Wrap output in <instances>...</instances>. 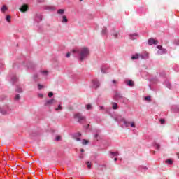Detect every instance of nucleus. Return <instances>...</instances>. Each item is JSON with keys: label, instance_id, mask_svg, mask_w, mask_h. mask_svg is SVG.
<instances>
[{"label": "nucleus", "instance_id": "nucleus-1", "mask_svg": "<svg viewBox=\"0 0 179 179\" xmlns=\"http://www.w3.org/2000/svg\"><path fill=\"white\" fill-rule=\"evenodd\" d=\"M72 54L78 57L80 61H84L89 57L90 52L87 48H76L72 50Z\"/></svg>", "mask_w": 179, "mask_h": 179}, {"label": "nucleus", "instance_id": "nucleus-10", "mask_svg": "<svg viewBox=\"0 0 179 179\" xmlns=\"http://www.w3.org/2000/svg\"><path fill=\"white\" fill-rule=\"evenodd\" d=\"M131 124V122L126 121L124 119V121H123V124L120 125L122 128H128L129 125Z\"/></svg>", "mask_w": 179, "mask_h": 179}, {"label": "nucleus", "instance_id": "nucleus-40", "mask_svg": "<svg viewBox=\"0 0 179 179\" xmlns=\"http://www.w3.org/2000/svg\"><path fill=\"white\" fill-rule=\"evenodd\" d=\"M89 143V141L86 139H83L82 141L83 145H87Z\"/></svg>", "mask_w": 179, "mask_h": 179}, {"label": "nucleus", "instance_id": "nucleus-57", "mask_svg": "<svg viewBox=\"0 0 179 179\" xmlns=\"http://www.w3.org/2000/svg\"><path fill=\"white\" fill-rule=\"evenodd\" d=\"M83 152H85V150H84L83 148H82V149L80 150V152H81V153H83Z\"/></svg>", "mask_w": 179, "mask_h": 179}, {"label": "nucleus", "instance_id": "nucleus-27", "mask_svg": "<svg viewBox=\"0 0 179 179\" xmlns=\"http://www.w3.org/2000/svg\"><path fill=\"white\" fill-rule=\"evenodd\" d=\"M100 131H97V133L95 134L94 138L96 139V141H99L100 139Z\"/></svg>", "mask_w": 179, "mask_h": 179}, {"label": "nucleus", "instance_id": "nucleus-23", "mask_svg": "<svg viewBox=\"0 0 179 179\" xmlns=\"http://www.w3.org/2000/svg\"><path fill=\"white\" fill-rule=\"evenodd\" d=\"M17 80H18V78H17V77L16 76H13L11 77V82L13 83H15L17 82Z\"/></svg>", "mask_w": 179, "mask_h": 179}, {"label": "nucleus", "instance_id": "nucleus-25", "mask_svg": "<svg viewBox=\"0 0 179 179\" xmlns=\"http://www.w3.org/2000/svg\"><path fill=\"white\" fill-rule=\"evenodd\" d=\"M102 36H107V27H106L102 29Z\"/></svg>", "mask_w": 179, "mask_h": 179}, {"label": "nucleus", "instance_id": "nucleus-24", "mask_svg": "<svg viewBox=\"0 0 179 179\" xmlns=\"http://www.w3.org/2000/svg\"><path fill=\"white\" fill-rule=\"evenodd\" d=\"M164 85L166 87H168V89H171V83H170L169 81H165Z\"/></svg>", "mask_w": 179, "mask_h": 179}, {"label": "nucleus", "instance_id": "nucleus-20", "mask_svg": "<svg viewBox=\"0 0 179 179\" xmlns=\"http://www.w3.org/2000/svg\"><path fill=\"white\" fill-rule=\"evenodd\" d=\"M166 53H167V50L163 49V48L161 50L157 51V54H159V55H162V54H166Z\"/></svg>", "mask_w": 179, "mask_h": 179}, {"label": "nucleus", "instance_id": "nucleus-31", "mask_svg": "<svg viewBox=\"0 0 179 179\" xmlns=\"http://www.w3.org/2000/svg\"><path fill=\"white\" fill-rule=\"evenodd\" d=\"M86 107V110H92L93 109V106H92V104H87L85 106Z\"/></svg>", "mask_w": 179, "mask_h": 179}, {"label": "nucleus", "instance_id": "nucleus-48", "mask_svg": "<svg viewBox=\"0 0 179 179\" xmlns=\"http://www.w3.org/2000/svg\"><path fill=\"white\" fill-rule=\"evenodd\" d=\"M55 141H61V136H57L55 138Z\"/></svg>", "mask_w": 179, "mask_h": 179}, {"label": "nucleus", "instance_id": "nucleus-5", "mask_svg": "<svg viewBox=\"0 0 179 179\" xmlns=\"http://www.w3.org/2000/svg\"><path fill=\"white\" fill-rule=\"evenodd\" d=\"M0 113L5 115V114H8L9 113V106H5L0 108Z\"/></svg>", "mask_w": 179, "mask_h": 179}, {"label": "nucleus", "instance_id": "nucleus-4", "mask_svg": "<svg viewBox=\"0 0 179 179\" xmlns=\"http://www.w3.org/2000/svg\"><path fill=\"white\" fill-rule=\"evenodd\" d=\"M114 99L116 101L120 100V101H122V103H127L128 99L127 98L122 97V94L120 93H116L114 96Z\"/></svg>", "mask_w": 179, "mask_h": 179}, {"label": "nucleus", "instance_id": "nucleus-54", "mask_svg": "<svg viewBox=\"0 0 179 179\" xmlns=\"http://www.w3.org/2000/svg\"><path fill=\"white\" fill-rule=\"evenodd\" d=\"M174 70L176 71V72H178L179 71L178 66H177V69H174Z\"/></svg>", "mask_w": 179, "mask_h": 179}, {"label": "nucleus", "instance_id": "nucleus-47", "mask_svg": "<svg viewBox=\"0 0 179 179\" xmlns=\"http://www.w3.org/2000/svg\"><path fill=\"white\" fill-rule=\"evenodd\" d=\"M53 96H54V93H52V92H49L48 93V97L51 98Z\"/></svg>", "mask_w": 179, "mask_h": 179}, {"label": "nucleus", "instance_id": "nucleus-6", "mask_svg": "<svg viewBox=\"0 0 179 179\" xmlns=\"http://www.w3.org/2000/svg\"><path fill=\"white\" fill-rule=\"evenodd\" d=\"M82 136V134L80 133H75L72 134L73 139H76L78 142H80V137Z\"/></svg>", "mask_w": 179, "mask_h": 179}, {"label": "nucleus", "instance_id": "nucleus-36", "mask_svg": "<svg viewBox=\"0 0 179 179\" xmlns=\"http://www.w3.org/2000/svg\"><path fill=\"white\" fill-rule=\"evenodd\" d=\"M112 34L115 37V38H118V33H115L114 30H113Z\"/></svg>", "mask_w": 179, "mask_h": 179}, {"label": "nucleus", "instance_id": "nucleus-15", "mask_svg": "<svg viewBox=\"0 0 179 179\" xmlns=\"http://www.w3.org/2000/svg\"><path fill=\"white\" fill-rule=\"evenodd\" d=\"M171 110L173 111V113H179V106L177 105H173Z\"/></svg>", "mask_w": 179, "mask_h": 179}, {"label": "nucleus", "instance_id": "nucleus-21", "mask_svg": "<svg viewBox=\"0 0 179 179\" xmlns=\"http://www.w3.org/2000/svg\"><path fill=\"white\" fill-rule=\"evenodd\" d=\"M110 157H115L117 156L120 155V153L118 152H110Z\"/></svg>", "mask_w": 179, "mask_h": 179}, {"label": "nucleus", "instance_id": "nucleus-26", "mask_svg": "<svg viewBox=\"0 0 179 179\" xmlns=\"http://www.w3.org/2000/svg\"><path fill=\"white\" fill-rule=\"evenodd\" d=\"M140 58L139 54L136 53L134 55H132L131 59L135 60V59H138Z\"/></svg>", "mask_w": 179, "mask_h": 179}, {"label": "nucleus", "instance_id": "nucleus-39", "mask_svg": "<svg viewBox=\"0 0 179 179\" xmlns=\"http://www.w3.org/2000/svg\"><path fill=\"white\" fill-rule=\"evenodd\" d=\"M87 169H92V163L90 162H87L86 163Z\"/></svg>", "mask_w": 179, "mask_h": 179}, {"label": "nucleus", "instance_id": "nucleus-41", "mask_svg": "<svg viewBox=\"0 0 179 179\" xmlns=\"http://www.w3.org/2000/svg\"><path fill=\"white\" fill-rule=\"evenodd\" d=\"M154 146L157 150L160 149V145H159L158 143H155Z\"/></svg>", "mask_w": 179, "mask_h": 179}, {"label": "nucleus", "instance_id": "nucleus-29", "mask_svg": "<svg viewBox=\"0 0 179 179\" xmlns=\"http://www.w3.org/2000/svg\"><path fill=\"white\" fill-rule=\"evenodd\" d=\"M6 10H8V7H6V6H3L1 8V12L3 13H5V12H6Z\"/></svg>", "mask_w": 179, "mask_h": 179}, {"label": "nucleus", "instance_id": "nucleus-12", "mask_svg": "<svg viewBox=\"0 0 179 179\" xmlns=\"http://www.w3.org/2000/svg\"><path fill=\"white\" fill-rule=\"evenodd\" d=\"M125 118L122 117V116L121 115H117L116 117H115V121H117V122H124Z\"/></svg>", "mask_w": 179, "mask_h": 179}, {"label": "nucleus", "instance_id": "nucleus-34", "mask_svg": "<svg viewBox=\"0 0 179 179\" xmlns=\"http://www.w3.org/2000/svg\"><path fill=\"white\" fill-rule=\"evenodd\" d=\"M15 92H17V93H22L23 92V90L17 86L15 89Z\"/></svg>", "mask_w": 179, "mask_h": 179}, {"label": "nucleus", "instance_id": "nucleus-9", "mask_svg": "<svg viewBox=\"0 0 179 179\" xmlns=\"http://www.w3.org/2000/svg\"><path fill=\"white\" fill-rule=\"evenodd\" d=\"M102 73H108L110 72V68L107 66H103L101 69Z\"/></svg>", "mask_w": 179, "mask_h": 179}, {"label": "nucleus", "instance_id": "nucleus-49", "mask_svg": "<svg viewBox=\"0 0 179 179\" xmlns=\"http://www.w3.org/2000/svg\"><path fill=\"white\" fill-rule=\"evenodd\" d=\"M145 100H146L147 101H150V96H145Z\"/></svg>", "mask_w": 179, "mask_h": 179}, {"label": "nucleus", "instance_id": "nucleus-7", "mask_svg": "<svg viewBox=\"0 0 179 179\" xmlns=\"http://www.w3.org/2000/svg\"><path fill=\"white\" fill-rule=\"evenodd\" d=\"M148 44L149 45H157V44H159V41L157 40H155L153 38H151L150 39H148Z\"/></svg>", "mask_w": 179, "mask_h": 179}, {"label": "nucleus", "instance_id": "nucleus-11", "mask_svg": "<svg viewBox=\"0 0 179 179\" xmlns=\"http://www.w3.org/2000/svg\"><path fill=\"white\" fill-rule=\"evenodd\" d=\"M139 57L141 59H148V58H149V54L146 52L143 54H139Z\"/></svg>", "mask_w": 179, "mask_h": 179}, {"label": "nucleus", "instance_id": "nucleus-52", "mask_svg": "<svg viewBox=\"0 0 179 179\" xmlns=\"http://www.w3.org/2000/svg\"><path fill=\"white\" fill-rule=\"evenodd\" d=\"M157 48L158 50H161L163 48L162 47V45H157Z\"/></svg>", "mask_w": 179, "mask_h": 179}, {"label": "nucleus", "instance_id": "nucleus-59", "mask_svg": "<svg viewBox=\"0 0 179 179\" xmlns=\"http://www.w3.org/2000/svg\"><path fill=\"white\" fill-rule=\"evenodd\" d=\"M114 160H115V162H117L118 160V159L117 158H115Z\"/></svg>", "mask_w": 179, "mask_h": 179}, {"label": "nucleus", "instance_id": "nucleus-43", "mask_svg": "<svg viewBox=\"0 0 179 179\" xmlns=\"http://www.w3.org/2000/svg\"><path fill=\"white\" fill-rule=\"evenodd\" d=\"M130 126L131 127V128H135L136 126L135 125V122H130Z\"/></svg>", "mask_w": 179, "mask_h": 179}, {"label": "nucleus", "instance_id": "nucleus-45", "mask_svg": "<svg viewBox=\"0 0 179 179\" xmlns=\"http://www.w3.org/2000/svg\"><path fill=\"white\" fill-rule=\"evenodd\" d=\"M43 85L38 84V89H39V90H41V89H43Z\"/></svg>", "mask_w": 179, "mask_h": 179}, {"label": "nucleus", "instance_id": "nucleus-37", "mask_svg": "<svg viewBox=\"0 0 179 179\" xmlns=\"http://www.w3.org/2000/svg\"><path fill=\"white\" fill-rule=\"evenodd\" d=\"M165 163H167V164H169V165H171V164H173V160H171V159H167L166 162H165Z\"/></svg>", "mask_w": 179, "mask_h": 179}, {"label": "nucleus", "instance_id": "nucleus-50", "mask_svg": "<svg viewBox=\"0 0 179 179\" xmlns=\"http://www.w3.org/2000/svg\"><path fill=\"white\" fill-rule=\"evenodd\" d=\"M43 94H38V97H40L41 99H43Z\"/></svg>", "mask_w": 179, "mask_h": 179}, {"label": "nucleus", "instance_id": "nucleus-22", "mask_svg": "<svg viewBox=\"0 0 179 179\" xmlns=\"http://www.w3.org/2000/svg\"><path fill=\"white\" fill-rule=\"evenodd\" d=\"M138 170L140 171H146V170H148V167L141 165L138 167Z\"/></svg>", "mask_w": 179, "mask_h": 179}, {"label": "nucleus", "instance_id": "nucleus-35", "mask_svg": "<svg viewBox=\"0 0 179 179\" xmlns=\"http://www.w3.org/2000/svg\"><path fill=\"white\" fill-rule=\"evenodd\" d=\"M64 12H65V10L64 9H59L57 10L58 15H64Z\"/></svg>", "mask_w": 179, "mask_h": 179}, {"label": "nucleus", "instance_id": "nucleus-33", "mask_svg": "<svg viewBox=\"0 0 179 179\" xmlns=\"http://www.w3.org/2000/svg\"><path fill=\"white\" fill-rule=\"evenodd\" d=\"M127 85H128V86H130L132 87V86H134V81H132V80H128Z\"/></svg>", "mask_w": 179, "mask_h": 179}, {"label": "nucleus", "instance_id": "nucleus-18", "mask_svg": "<svg viewBox=\"0 0 179 179\" xmlns=\"http://www.w3.org/2000/svg\"><path fill=\"white\" fill-rule=\"evenodd\" d=\"M27 9H29V7L27 6V5H23L20 8V11L21 12H26L27 10Z\"/></svg>", "mask_w": 179, "mask_h": 179}, {"label": "nucleus", "instance_id": "nucleus-8", "mask_svg": "<svg viewBox=\"0 0 179 179\" xmlns=\"http://www.w3.org/2000/svg\"><path fill=\"white\" fill-rule=\"evenodd\" d=\"M92 87H94V89H97L100 87V82H99L97 80H93Z\"/></svg>", "mask_w": 179, "mask_h": 179}, {"label": "nucleus", "instance_id": "nucleus-2", "mask_svg": "<svg viewBox=\"0 0 179 179\" xmlns=\"http://www.w3.org/2000/svg\"><path fill=\"white\" fill-rule=\"evenodd\" d=\"M74 119L78 121L79 124H85L86 122V117L83 115L81 113L74 114Z\"/></svg>", "mask_w": 179, "mask_h": 179}, {"label": "nucleus", "instance_id": "nucleus-32", "mask_svg": "<svg viewBox=\"0 0 179 179\" xmlns=\"http://www.w3.org/2000/svg\"><path fill=\"white\" fill-rule=\"evenodd\" d=\"M62 23H68V19L66 18V16L64 15L62 17Z\"/></svg>", "mask_w": 179, "mask_h": 179}, {"label": "nucleus", "instance_id": "nucleus-44", "mask_svg": "<svg viewBox=\"0 0 179 179\" xmlns=\"http://www.w3.org/2000/svg\"><path fill=\"white\" fill-rule=\"evenodd\" d=\"M173 43L176 45H179V39L178 40H175Z\"/></svg>", "mask_w": 179, "mask_h": 179}, {"label": "nucleus", "instance_id": "nucleus-53", "mask_svg": "<svg viewBox=\"0 0 179 179\" xmlns=\"http://www.w3.org/2000/svg\"><path fill=\"white\" fill-rule=\"evenodd\" d=\"M112 83H113V85H117V80H112Z\"/></svg>", "mask_w": 179, "mask_h": 179}, {"label": "nucleus", "instance_id": "nucleus-56", "mask_svg": "<svg viewBox=\"0 0 179 179\" xmlns=\"http://www.w3.org/2000/svg\"><path fill=\"white\" fill-rule=\"evenodd\" d=\"M100 110H104V106H99Z\"/></svg>", "mask_w": 179, "mask_h": 179}, {"label": "nucleus", "instance_id": "nucleus-14", "mask_svg": "<svg viewBox=\"0 0 179 179\" xmlns=\"http://www.w3.org/2000/svg\"><path fill=\"white\" fill-rule=\"evenodd\" d=\"M139 37V35L138 34L134 33L129 35L130 40H136Z\"/></svg>", "mask_w": 179, "mask_h": 179}, {"label": "nucleus", "instance_id": "nucleus-3", "mask_svg": "<svg viewBox=\"0 0 179 179\" xmlns=\"http://www.w3.org/2000/svg\"><path fill=\"white\" fill-rule=\"evenodd\" d=\"M41 76H43V78H45L46 76H48V71H47V70H41L38 74H34V79L35 80H37V79L40 78Z\"/></svg>", "mask_w": 179, "mask_h": 179}, {"label": "nucleus", "instance_id": "nucleus-28", "mask_svg": "<svg viewBox=\"0 0 179 179\" xmlns=\"http://www.w3.org/2000/svg\"><path fill=\"white\" fill-rule=\"evenodd\" d=\"M45 9L46 10H55V7H52V6H46L45 7Z\"/></svg>", "mask_w": 179, "mask_h": 179}, {"label": "nucleus", "instance_id": "nucleus-30", "mask_svg": "<svg viewBox=\"0 0 179 179\" xmlns=\"http://www.w3.org/2000/svg\"><path fill=\"white\" fill-rule=\"evenodd\" d=\"M14 100L15 101H19L20 100V94L15 95V96L14 97Z\"/></svg>", "mask_w": 179, "mask_h": 179}, {"label": "nucleus", "instance_id": "nucleus-42", "mask_svg": "<svg viewBox=\"0 0 179 179\" xmlns=\"http://www.w3.org/2000/svg\"><path fill=\"white\" fill-rule=\"evenodd\" d=\"M71 54H73L75 55L74 53H72V50L71 52H68L66 55V58H69V57H71Z\"/></svg>", "mask_w": 179, "mask_h": 179}, {"label": "nucleus", "instance_id": "nucleus-19", "mask_svg": "<svg viewBox=\"0 0 179 179\" xmlns=\"http://www.w3.org/2000/svg\"><path fill=\"white\" fill-rule=\"evenodd\" d=\"M54 101H55L54 99L48 100V101H46L45 106H51V104H52V103H54Z\"/></svg>", "mask_w": 179, "mask_h": 179}, {"label": "nucleus", "instance_id": "nucleus-17", "mask_svg": "<svg viewBox=\"0 0 179 179\" xmlns=\"http://www.w3.org/2000/svg\"><path fill=\"white\" fill-rule=\"evenodd\" d=\"M112 108L113 110H118V103L115 102H112L111 103Z\"/></svg>", "mask_w": 179, "mask_h": 179}, {"label": "nucleus", "instance_id": "nucleus-16", "mask_svg": "<svg viewBox=\"0 0 179 179\" xmlns=\"http://www.w3.org/2000/svg\"><path fill=\"white\" fill-rule=\"evenodd\" d=\"M26 66L28 69H33V68H34V64H33V62H28Z\"/></svg>", "mask_w": 179, "mask_h": 179}, {"label": "nucleus", "instance_id": "nucleus-60", "mask_svg": "<svg viewBox=\"0 0 179 179\" xmlns=\"http://www.w3.org/2000/svg\"><path fill=\"white\" fill-rule=\"evenodd\" d=\"M23 65H24V66H26V64L24 63L23 64Z\"/></svg>", "mask_w": 179, "mask_h": 179}, {"label": "nucleus", "instance_id": "nucleus-13", "mask_svg": "<svg viewBox=\"0 0 179 179\" xmlns=\"http://www.w3.org/2000/svg\"><path fill=\"white\" fill-rule=\"evenodd\" d=\"M35 20L38 23V22H41L43 20V15L41 14H36L35 17Z\"/></svg>", "mask_w": 179, "mask_h": 179}, {"label": "nucleus", "instance_id": "nucleus-38", "mask_svg": "<svg viewBox=\"0 0 179 179\" xmlns=\"http://www.w3.org/2000/svg\"><path fill=\"white\" fill-rule=\"evenodd\" d=\"M6 22H8V23H10V15H6Z\"/></svg>", "mask_w": 179, "mask_h": 179}, {"label": "nucleus", "instance_id": "nucleus-61", "mask_svg": "<svg viewBox=\"0 0 179 179\" xmlns=\"http://www.w3.org/2000/svg\"><path fill=\"white\" fill-rule=\"evenodd\" d=\"M80 1H83V0H80Z\"/></svg>", "mask_w": 179, "mask_h": 179}, {"label": "nucleus", "instance_id": "nucleus-51", "mask_svg": "<svg viewBox=\"0 0 179 179\" xmlns=\"http://www.w3.org/2000/svg\"><path fill=\"white\" fill-rule=\"evenodd\" d=\"M159 121L161 124H164V119H161Z\"/></svg>", "mask_w": 179, "mask_h": 179}, {"label": "nucleus", "instance_id": "nucleus-58", "mask_svg": "<svg viewBox=\"0 0 179 179\" xmlns=\"http://www.w3.org/2000/svg\"><path fill=\"white\" fill-rule=\"evenodd\" d=\"M89 127H90V124H87L86 129H89Z\"/></svg>", "mask_w": 179, "mask_h": 179}, {"label": "nucleus", "instance_id": "nucleus-46", "mask_svg": "<svg viewBox=\"0 0 179 179\" xmlns=\"http://www.w3.org/2000/svg\"><path fill=\"white\" fill-rule=\"evenodd\" d=\"M59 110H62V107L61 106V105H59L58 108L55 109L56 111H58Z\"/></svg>", "mask_w": 179, "mask_h": 179}, {"label": "nucleus", "instance_id": "nucleus-55", "mask_svg": "<svg viewBox=\"0 0 179 179\" xmlns=\"http://www.w3.org/2000/svg\"><path fill=\"white\" fill-rule=\"evenodd\" d=\"M45 0H36L37 2H44Z\"/></svg>", "mask_w": 179, "mask_h": 179}]
</instances>
